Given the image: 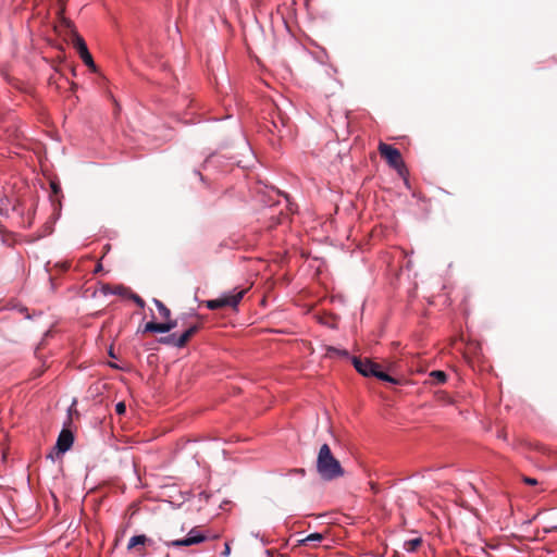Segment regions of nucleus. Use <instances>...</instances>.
I'll return each instance as SVG.
<instances>
[{
    "label": "nucleus",
    "mask_w": 557,
    "mask_h": 557,
    "mask_svg": "<svg viewBox=\"0 0 557 557\" xmlns=\"http://www.w3.org/2000/svg\"><path fill=\"white\" fill-rule=\"evenodd\" d=\"M185 530L184 523L174 521L162 529L159 540L168 547L191 546L207 540V537L199 533L195 528L186 535H183Z\"/></svg>",
    "instance_id": "f257e3e1"
},
{
    "label": "nucleus",
    "mask_w": 557,
    "mask_h": 557,
    "mask_svg": "<svg viewBox=\"0 0 557 557\" xmlns=\"http://www.w3.org/2000/svg\"><path fill=\"white\" fill-rule=\"evenodd\" d=\"M317 472L321 479L325 481H332L345 474L341 462L335 458L327 444H323L319 449L317 456Z\"/></svg>",
    "instance_id": "f03ea898"
},
{
    "label": "nucleus",
    "mask_w": 557,
    "mask_h": 557,
    "mask_svg": "<svg viewBox=\"0 0 557 557\" xmlns=\"http://www.w3.org/2000/svg\"><path fill=\"white\" fill-rule=\"evenodd\" d=\"M355 369L363 376H374L381 381L398 384L399 381L386 372L382 371V366L369 358L361 359L359 357L351 358Z\"/></svg>",
    "instance_id": "7ed1b4c3"
},
{
    "label": "nucleus",
    "mask_w": 557,
    "mask_h": 557,
    "mask_svg": "<svg viewBox=\"0 0 557 557\" xmlns=\"http://www.w3.org/2000/svg\"><path fill=\"white\" fill-rule=\"evenodd\" d=\"M380 156L388 163L389 166L395 169L399 174H403L405 170V163L400 151L392 145L380 143L379 147Z\"/></svg>",
    "instance_id": "20e7f679"
},
{
    "label": "nucleus",
    "mask_w": 557,
    "mask_h": 557,
    "mask_svg": "<svg viewBox=\"0 0 557 557\" xmlns=\"http://www.w3.org/2000/svg\"><path fill=\"white\" fill-rule=\"evenodd\" d=\"M245 293V289H240L235 293L225 294L222 295L220 298L205 301V305L210 310H218L225 307L235 309L239 305Z\"/></svg>",
    "instance_id": "39448f33"
},
{
    "label": "nucleus",
    "mask_w": 557,
    "mask_h": 557,
    "mask_svg": "<svg viewBox=\"0 0 557 557\" xmlns=\"http://www.w3.org/2000/svg\"><path fill=\"white\" fill-rule=\"evenodd\" d=\"M153 540L145 534L132 536L127 544V550L138 557H145L147 548L153 545Z\"/></svg>",
    "instance_id": "423d86ee"
},
{
    "label": "nucleus",
    "mask_w": 557,
    "mask_h": 557,
    "mask_svg": "<svg viewBox=\"0 0 557 557\" xmlns=\"http://www.w3.org/2000/svg\"><path fill=\"white\" fill-rule=\"evenodd\" d=\"M72 45L77 50L83 62L92 71H96V64L94 62L92 55L90 54L87 45L82 36H79L75 30H72Z\"/></svg>",
    "instance_id": "0eeeda50"
},
{
    "label": "nucleus",
    "mask_w": 557,
    "mask_h": 557,
    "mask_svg": "<svg viewBox=\"0 0 557 557\" xmlns=\"http://www.w3.org/2000/svg\"><path fill=\"white\" fill-rule=\"evenodd\" d=\"M73 442L74 435L72 431L64 428L58 436L55 449L58 450L59 454H64L72 447Z\"/></svg>",
    "instance_id": "6e6552de"
},
{
    "label": "nucleus",
    "mask_w": 557,
    "mask_h": 557,
    "mask_svg": "<svg viewBox=\"0 0 557 557\" xmlns=\"http://www.w3.org/2000/svg\"><path fill=\"white\" fill-rule=\"evenodd\" d=\"M144 332L166 333V332H169V325H165V322L164 323L148 322L145 325Z\"/></svg>",
    "instance_id": "1a4fd4ad"
},
{
    "label": "nucleus",
    "mask_w": 557,
    "mask_h": 557,
    "mask_svg": "<svg viewBox=\"0 0 557 557\" xmlns=\"http://www.w3.org/2000/svg\"><path fill=\"white\" fill-rule=\"evenodd\" d=\"M324 539L322 533H311L302 540L298 541V545H309L311 542H321Z\"/></svg>",
    "instance_id": "9d476101"
},
{
    "label": "nucleus",
    "mask_w": 557,
    "mask_h": 557,
    "mask_svg": "<svg viewBox=\"0 0 557 557\" xmlns=\"http://www.w3.org/2000/svg\"><path fill=\"white\" fill-rule=\"evenodd\" d=\"M422 544L421 537H414L404 543V548L407 552H416Z\"/></svg>",
    "instance_id": "9b49d317"
},
{
    "label": "nucleus",
    "mask_w": 557,
    "mask_h": 557,
    "mask_svg": "<svg viewBox=\"0 0 557 557\" xmlns=\"http://www.w3.org/2000/svg\"><path fill=\"white\" fill-rule=\"evenodd\" d=\"M153 302H154L160 315L163 319H170V317H171L170 309L162 301H160L158 299H153Z\"/></svg>",
    "instance_id": "f8f14e48"
},
{
    "label": "nucleus",
    "mask_w": 557,
    "mask_h": 557,
    "mask_svg": "<svg viewBox=\"0 0 557 557\" xmlns=\"http://www.w3.org/2000/svg\"><path fill=\"white\" fill-rule=\"evenodd\" d=\"M430 376L434 380L436 384H443L447 380V375L444 371L435 370L430 373Z\"/></svg>",
    "instance_id": "ddd939ff"
},
{
    "label": "nucleus",
    "mask_w": 557,
    "mask_h": 557,
    "mask_svg": "<svg viewBox=\"0 0 557 557\" xmlns=\"http://www.w3.org/2000/svg\"><path fill=\"white\" fill-rule=\"evenodd\" d=\"M326 355L329 357L338 356V357L348 358V351L347 350H341V349H337V348L331 347V346L326 348Z\"/></svg>",
    "instance_id": "4468645a"
},
{
    "label": "nucleus",
    "mask_w": 557,
    "mask_h": 557,
    "mask_svg": "<svg viewBox=\"0 0 557 557\" xmlns=\"http://www.w3.org/2000/svg\"><path fill=\"white\" fill-rule=\"evenodd\" d=\"M176 341H177L176 334H170L168 336H163V337L159 338V343L160 344L171 345V346H174V347H175Z\"/></svg>",
    "instance_id": "2eb2a0df"
},
{
    "label": "nucleus",
    "mask_w": 557,
    "mask_h": 557,
    "mask_svg": "<svg viewBox=\"0 0 557 557\" xmlns=\"http://www.w3.org/2000/svg\"><path fill=\"white\" fill-rule=\"evenodd\" d=\"M190 341V337L186 335L184 332L181 336H177V341L175 343V347L182 348L186 346V344Z\"/></svg>",
    "instance_id": "dca6fc26"
},
{
    "label": "nucleus",
    "mask_w": 557,
    "mask_h": 557,
    "mask_svg": "<svg viewBox=\"0 0 557 557\" xmlns=\"http://www.w3.org/2000/svg\"><path fill=\"white\" fill-rule=\"evenodd\" d=\"M129 298L139 307V308H144L145 307V300L138 296L137 294H134V293H129Z\"/></svg>",
    "instance_id": "f3484780"
},
{
    "label": "nucleus",
    "mask_w": 557,
    "mask_h": 557,
    "mask_svg": "<svg viewBox=\"0 0 557 557\" xmlns=\"http://www.w3.org/2000/svg\"><path fill=\"white\" fill-rule=\"evenodd\" d=\"M131 290L122 285L120 286H116L114 289H113V294H117V295H121V296H125V295H129Z\"/></svg>",
    "instance_id": "a211bd4d"
},
{
    "label": "nucleus",
    "mask_w": 557,
    "mask_h": 557,
    "mask_svg": "<svg viewBox=\"0 0 557 557\" xmlns=\"http://www.w3.org/2000/svg\"><path fill=\"white\" fill-rule=\"evenodd\" d=\"M199 324H194L191 326H189L185 333L187 336H189L190 338L199 331Z\"/></svg>",
    "instance_id": "6ab92c4d"
},
{
    "label": "nucleus",
    "mask_w": 557,
    "mask_h": 557,
    "mask_svg": "<svg viewBox=\"0 0 557 557\" xmlns=\"http://www.w3.org/2000/svg\"><path fill=\"white\" fill-rule=\"evenodd\" d=\"M126 411V406L123 401H120L115 405V412L120 416L124 414Z\"/></svg>",
    "instance_id": "aec40b11"
},
{
    "label": "nucleus",
    "mask_w": 557,
    "mask_h": 557,
    "mask_svg": "<svg viewBox=\"0 0 557 557\" xmlns=\"http://www.w3.org/2000/svg\"><path fill=\"white\" fill-rule=\"evenodd\" d=\"M101 293H102L103 295L113 294V288H112L110 285H108V284H103V285L101 286Z\"/></svg>",
    "instance_id": "412c9836"
},
{
    "label": "nucleus",
    "mask_w": 557,
    "mask_h": 557,
    "mask_svg": "<svg viewBox=\"0 0 557 557\" xmlns=\"http://www.w3.org/2000/svg\"><path fill=\"white\" fill-rule=\"evenodd\" d=\"M522 480L528 485H536L539 483L536 479L530 476H523Z\"/></svg>",
    "instance_id": "4be33fe9"
},
{
    "label": "nucleus",
    "mask_w": 557,
    "mask_h": 557,
    "mask_svg": "<svg viewBox=\"0 0 557 557\" xmlns=\"http://www.w3.org/2000/svg\"><path fill=\"white\" fill-rule=\"evenodd\" d=\"M165 320H166L165 325H169V332L171 330H173L174 327H176L177 320H171V318L170 319H165Z\"/></svg>",
    "instance_id": "5701e85b"
},
{
    "label": "nucleus",
    "mask_w": 557,
    "mask_h": 557,
    "mask_svg": "<svg viewBox=\"0 0 557 557\" xmlns=\"http://www.w3.org/2000/svg\"><path fill=\"white\" fill-rule=\"evenodd\" d=\"M293 473L305 475L306 471L302 468L292 470Z\"/></svg>",
    "instance_id": "b1692460"
},
{
    "label": "nucleus",
    "mask_w": 557,
    "mask_h": 557,
    "mask_svg": "<svg viewBox=\"0 0 557 557\" xmlns=\"http://www.w3.org/2000/svg\"><path fill=\"white\" fill-rule=\"evenodd\" d=\"M370 488H371V491H372L373 493H377V492H379V486H377V484H375V483H373V482H371V483H370Z\"/></svg>",
    "instance_id": "393cba45"
},
{
    "label": "nucleus",
    "mask_w": 557,
    "mask_h": 557,
    "mask_svg": "<svg viewBox=\"0 0 557 557\" xmlns=\"http://www.w3.org/2000/svg\"><path fill=\"white\" fill-rule=\"evenodd\" d=\"M230 552H231V548H230V545L226 543L225 544V548H224V552H223V555H230Z\"/></svg>",
    "instance_id": "a878e982"
},
{
    "label": "nucleus",
    "mask_w": 557,
    "mask_h": 557,
    "mask_svg": "<svg viewBox=\"0 0 557 557\" xmlns=\"http://www.w3.org/2000/svg\"><path fill=\"white\" fill-rule=\"evenodd\" d=\"M51 187L53 189L54 193H58L59 191V187L57 186V184L52 183L51 184Z\"/></svg>",
    "instance_id": "bb28decb"
},
{
    "label": "nucleus",
    "mask_w": 557,
    "mask_h": 557,
    "mask_svg": "<svg viewBox=\"0 0 557 557\" xmlns=\"http://www.w3.org/2000/svg\"><path fill=\"white\" fill-rule=\"evenodd\" d=\"M385 368H386L388 371H391V370H392V368H393V363H392V362H388V363L385 366Z\"/></svg>",
    "instance_id": "cd10ccee"
},
{
    "label": "nucleus",
    "mask_w": 557,
    "mask_h": 557,
    "mask_svg": "<svg viewBox=\"0 0 557 557\" xmlns=\"http://www.w3.org/2000/svg\"><path fill=\"white\" fill-rule=\"evenodd\" d=\"M280 121H281V124H282L283 126H285V124H286L285 119H284V117H280Z\"/></svg>",
    "instance_id": "c85d7f7f"
},
{
    "label": "nucleus",
    "mask_w": 557,
    "mask_h": 557,
    "mask_svg": "<svg viewBox=\"0 0 557 557\" xmlns=\"http://www.w3.org/2000/svg\"><path fill=\"white\" fill-rule=\"evenodd\" d=\"M63 22L70 27L71 26V23L69 21H66L65 18H63Z\"/></svg>",
    "instance_id": "c756f323"
},
{
    "label": "nucleus",
    "mask_w": 557,
    "mask_h": 557,
    "mask_svg": "<svg viewBox=\"0 0 557 557\" xmlns=\"http://www.w3.org/2000/svg\"><path fill=\"white\" fill-rule=\"evenodd\" d=\"M100 270H101V264H98L97 268H96V272H98Z\"/></svg>",
    "instance_id": "7c9ffc66"
},
{
    "label": "nucleus",
    "mask_w": 557,
    "mask_h": 557,
    "mask_svg": "<svg viewBox=\"0 0 557 557\" xmlns=\"http://www.w3.org/2000/svg\"><path fill=\"white\" fill-rule=\"evenodd\" d=\"M109 355L113 358L115 357L112 350L109 351Z\"/></svg>",
    "instance_id": "2f4dec72"
},
{
    "label": "nucleus",
    "mask_w": 557,
    "mask_h": 557,
    "mask_svg": "<svg viewBox=\"0 0 557 557\" xmlns=\"http://www.w3.org/2000/svg\"><path fill=\"white\" fill-rule=\"evenodd\" d=\"M273 125H274L275 128H277V124H276L275 121H273Z\"/></svg>",
    "instance_id": "473e14b6"
},
{
    "label": "nucleus",
    "mask_w": 557,
    "mask_h": 557,
    "mask_svg": "<svg viewBox=\"0 0 557 557\" xmlns=\"http://www.w3.org/2000/svg\"><path fill=\"white\" fill-rule=\"evenodd\" d=\"M165 557H170V554H165Z\"/></svg>",
    "instance_id": "72a5a7b5"
}]
</instances>
